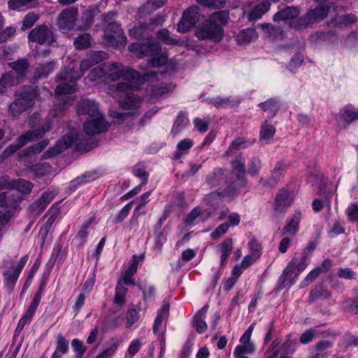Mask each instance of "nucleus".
I'll use <instances>...</instances> for the list:
<instances>
[{
  "label": "nucleus",
  "mask_w": 358,
  "mask_h": 358,
  "mask_svg": "<svg viewBox=\"0 0 358 358\" xmlns=\"http://www.w3.org/2000/svg\"><path fill=\"white\" fill-rule=\"evenodd\" d=\"M81 77L80 73L74 71L71 66H67L56 77L57 81H62L55 88L56 95L69 94L77 90L76 82Z\"/></svg>",
  "instance_id": "nucleus-5"
},
{
  "label": "nucleus",
  "mask_w": 358,
  "mask_h": 358,
  "mask_svg": "<svg viewBox=\"0 0 358 358\" xmlns=\"http://www.w3.org/2000/svg\"><path fill=\"white\" fill-rule=\"evenodd\" d=\"M169 315V303H165L160 309L158 315L155 320L153 325V331L157 334L159 329L162 322L164 320L166 319Z\"/></svg>",
  "instance_id": "nucleus-32"
},
{
  "label": "nucleus",
  "mask_w": 358,
  "mask_h": 358,
  "mask_svg": "<svg viewBox=\"0 0 358 358\" xmlns=\"http://www.w3.org/2000/svg\"><path fill=\"white\" fill-rule=\"evenodd\" d=\"M328 14V9L324 6H319L313 10H310L303 16L296 19L292 24H294V27L301 29L313 24L316 22H320L327 17Z\"/></svg>",
  "instance_id": "nucleus-10"
},
{
  "label": "nucleus",
  "mask_w": 358,
  "mask_h": 358,
  "mask_svg": "<svg viewBox=\"0 0 358 358\" xmlns=\"http://www.w3.org/2000/svg\"><path fill=\"white\" fill-rule=\"evenodd\" d=\"M295 350L294 348V343L292 341H287L285 342L281 348L280 351L282 352L280 358H289L288 357L289 354L293 353Z\"/></svg>",
  "instance_id": "nucleus-53"
},
{
  "label": "nucleus",
  "mask_w": 358,
  "mask_h": 358,
  "mask_svg": "<svg viewBox=\"0 0 358 358\" xmlns=\"http://www.w3.org/2000/svg\"><path fill=\"white\" fill-rule=\"evenodd\" d=\"M255 350V347L253 344H242L238 345L235 350H234V355L237 354H249L253 352Z\"/></svg>",
  "instance_id": "nucleus-62"
},
{
  "label": "nucleus",
  "mask_w": 358,
  "mask_h": 358,
  "mask_svg": "<svg viewBox=\"0 0 358 358\" xmlns=\"http://www.w3.org/2000/svg\"><path fill=\"white\" fill-rule=\"evenodd\" d=\"M104 37L108 45L117 49L124 48L127 43V38L123 30L120 25L116 22L109 23L105 29Z\"/></svg>",
  "instance_id": "nucleus-7"
},
{
  "label": "nucleus",
  "mask_w": 358,
  "mask_h": 358,
  "mask_svg": "<svg viewBox=\"0 0 358 358\" xmlns=\"http://www.w3.org/2000/svg\"><path fill=\"white\" fill-rule=\"evenodd\" d=\"M87 55L94 65L108 58V54L103 51H90Z\"/></svg>",
  "instance_id": "nucleus-50"
},
{
  "label": "nucleus",
  "mask_w": 358,
  "mask_h": 358,
  "mask_svg": "<svg viewBox=\"0 0 358 358\" xmlns=\"http://www.w3.org/2000/svg\"><path fill=\"white\" fill-rule=\"evenodd\" d=\"M161 6L157 0H149L138 10V15L143 17L156 10L157 8Z\"/></svg>",
  "instance_id": "nucleus-37"
},
{
  "label": "nucleus",
  "mask_w": 358,
  "mask_h": 358,
  "mask_svg": "<svg viewBox=\"0 0 358 358\" xmlns=\"http://www.w3.org/2000/svg\"><path fill=\"white\" fill-rule=\"evenodd\" d=\"M294 266L292 264H289V265L284 270L283 273L281 276L282 285L284 286L292 285L293 283V280L295 277H296V274L293 276L294 273Z\"/></svg>",
  "instance_id": "nucleus-41"
},
{
  "label": "nucleus",
  "mask_w": 358,
  "mask_h": 358,
  "mask_svg": "<svg viewBox=\"0 0 358 358\" xmlns=\"http://www.w3.org/2000/svg\"><path fill=\"white\" fill-rule=\"evenodd\" d=\"M108 127V123L101 113L90 117V119H87L83 124V129L87 135H94L105 132Z\"/></svg>",
  "instance_id": "nucleus-14"
},
{
  "label": "nucleus",
  "mask_w": 358,
  "mask_h": 358,
  "mask_svg": "<svg viewBox=\"0 0 358 358\" xmlns=\"http://www.w3.org/2000/svg\"><path fill=\"white\" fill-rule=\"evenodd\" d=\"M29 169L31 170V171L34 173L36 176L38 177H42L50 173L52 170V166L50 164L47 162H43L31 165L29 167Z\"/></svg>",
  "instance_id": "nucleus-35"
},
{
  "label": "nucleus",
  "mask_w": 358,
  "mask_h": 358,
  "mask_svg": "<svg viewBox=\"0 0 358 358\" xmlns=\"http://www.w3.org/2000/svg\"><path fill=\"white\" fill-rule=\"evenodd\" d=\"M262 162L258 157H253L248 164V173L255 176H257L261 169Z\"/></svg>",
  "instance_id": "nucleus-51"
},
{
  "label": "nucleus",
  "mask_w": 358,
  "mask_h": 358,
  "mask_svg": "<svg viewBox=\"0 0 358 358\" xmlns=\"http://www.w3.org/2000/svg\"><path fill=\"white\" fill-rule=\"evenodd\" d=\"M289 194L287 190L285 189H282L277 194L275 203H274V209L276 211H282L286 208L289 206L290 200H289Z\"/></svg>",
  "instance_id": "nucleus-22"
},
{
  "label": "nucleus",
  "mask_w": 358,
  "mask_h": 358,
  "mask_svg": "<svg viewBox=\"0 0 358 358\" xmlns=\"http://www.w3.org/2000/svg\"><path fill=\"white\" fill-rule=\"evenodd\" d=\"M106 77V70L105 69V64L103 67H96L93 69L89 74V77L91 80H95L96 78Z\"/></svg>",
  "instance_id": "nucleus-64"
},
{
  "label": "nucleus",
  "mask_w": 358,
  "mask_h": 358,
  "mask_svg": "<svg viewBox=\"0 0 358 358\" xmlns=\"http://www.w3.org/2000/svg\"><path fill=\"white\" fill-rule=\"evenodd\" d=\"M35 311L36 310H32L31 308L29 306L25 314L20 320L17 328L22 329L24 326L31 320Z\"/></svg>",
  "instance_id": "nucleus-60"
},
{
  "label": "nucleus",
  "mask_w": 358,
  "mask_h": 358,
  "mask_svg": "<svg viewBox=\"0 0 358 358\" xmlns=\"http://www.w3.org/2000/svg\"><path fill=\"white\" fill-rule=\"evenodd\" d=\"M275 133V127L268 120H265L260 129L259 139L261 141H267L273 138Z\"/></svg>",
  "instance_id": "nucleus-34"
},
{
  "label": "nucleus",
  "mask_w": 358,
  "mask_h": 358,
  "mask_svg": "<svg viewBox=\"0 0 358 358\" xmlns=\"http://www.w3.org/2000/svg\"><path fill=\"white\" fill-rule=\"evenodd\" d=\"M16 29L14 27H8L3 31H0V44L6 43L8 39L15 35Z\"/></svg>",
  "instance_id": "nucleus-58"
},
{
  "label": "nucleus",
  "mask_w": 358,
  "mask_h": 358,
  "mask_svg": "<svg viewBox=\"0 0 358 358\" xmlns=\"http://www.w3.org/2000/svg\"><path fill=\"white\" fill-rule=\"evenodd\" d=\"M157 38L166 45H176L179 41L170 36L169 31L167 29H162L157 31Z\"/></svg>",
  "instance_id": "nucleus-43"
},
{
  "label": "nucleus",
  "mask_w": 358,
  "mask_h": 358,
  "mask_svg": "<svg viewBox=\"0 0 358 358\" xmlns=\"http://www.w3.org/2000/svg\"><path fill=\"white\" fill-rule=\"evenodd\" d=\"M188 122L185 114L183 112L180 113L177 117L172 129V133L177 134L182 128L185 127Z\"/></svg>",
  "instance_id": "nucleus-46"
},
{
  "label": "nucleus",
  "mask_w": 358,
  "mask_h": 358,
  "mask_svg": "<svg viewBox=\"0 0 358 358\" xmlns=\"http://www.w3.org/2000/svg\"><path fill=\"white\" fill-rule=\"evenodd\" d=\"M51 129L52 122L50 120H47L39 128L36 129H34L29 130L20 136L17 139V142L22 148L29 142L43 137L45 134L50 131Z\"/></svg>",
  "instance_id": "nucleus-13"
},
{
  "label": "nucleus",
  "mask_w": 358,
  "mask_h": 358,
  "mask_svg": "<svg viewBox=\"0 0 358 358\" xmlns=\"http://www.w3.org/2000/svg\"><path fill=\"white\" fill-rule=\"evenodd\" d=\"M247 146H248V142L246 141H245L243 138H237L231 143L229 148V150L227 151L226 155H229L230 152L232 150H234V149L238 150L240 148H246Z\"/></svg>",
  "instance_id": "nucleus-57"
},
{
  "label": "nucleus",
  "mask_w": 358,
  "mask_h": 358,
  "mask_svg": "<svg viewBox=\"0 0 358 358\" xmlns=\"http://www.w3.org/2000/svg\"><path fill=\"white\" fill-rule=\"evenodd\" d=\"M229 194L227 192L224 190L217 189L216 191L212 192L210 194L205 195L204 201L207 204H214L217 203L219 200L222 198L228 196Z\"/></svg>",
  "instance_id": "nucleus-39"
},
{
  "label": "nucleus",
  "mask_w": 358,
  "mask_h": 358,
  "mask_svg": "<svg viewBox=\"0 0 358 358\" xmlns=\"http://www.w3.org/2000/svg\"><path fill=\"white\" fill-rule=\"evenodd\" d=\"M70 103L67 101V100L64 99H59L57 102L53 106L54 116H58L60 113L66 110Z\"/></svg>",
  "instance_id": "nucleus-56"
},
{
  "label": "nucleus",
  "mask_w": 358,
  "mask_h": 358,
  "mask_svg": "<svg viewBox=\"0 0 358 358\" xmlns=\"http://www.w3.org/2000/svg\"><path fill=\"white\" fill-rule=\"evenodd\" d=\"M106 70V81L112 82L121 78L127 81H135L138 79V73L133 69L125 70L120 63L105 64Z\"/></svg>",
  "instance_id": "nucleus-6"
},
{
  "label": "nucleus",
  "mask_w": 358,
  "mask_h": 358,
  "mask_svg": "<svg viewBox=\"0 0 358 358\" xmlns=\"http://www.w3.org/2000/svg\"><path fill=\"white\" fill-rule=\"evenodd\" d=\"M78 9L71 6L64 9L57 17V25L61 29L71 30L78 20Z\"/></svg>",
  "instance_id": "nucleus-12"
},
{
  "label": "nucleus",
  "mask_w": 358,
  "mask_h": 358,
  "mask_svg": "<svg viewBox=\"0 0 358 358\" xmlns=\"http://www.w3.org/2000/svg\"><path fill=\"white\" fill-rule=\"evenodd\" d=\"M7 186L10 189H17L24 194L30 192L33 187L31 182L23 179L12 180L7 184Z\"/></svg>",
  "instance_id": "nucleus-29"
},
{
  "label": "nucleus",
  "mask_w": 358,
  "mask_h": 358,
  "mask_svg": "<svg viewBox=\"0 0 358 358\" xmlns=\"http://www.w3.org/2000/svg\"><path fill=\"white\" fill-rule=\"evenodd\" d=\"M258 34L255 29L248 28L241 30L236 35V41L239 45H246L257 39Z\"/></svg>",
  "instance_id": "nucleus-26"
},
{
  "label": "nucleus",
  "mask_w": 358,
  "mask_h": 358,
  "mask_svg": "<svg viewBox=\"0 0 358 358\" xmlns=\"http://www.w3.org/2000/svg\"><path fill=\"white\" fill-rule=\"evenodd\" d=\"M39 95L38 90L30 85H24L15 92V99L9 105L8 113L14 117H18L22 113L34 105L35 99Z\"/></svg>",
  "instance_id": "nucleus-3"
},
{
  "label": "nucleus",
  "mask_w": 358,
  "mask_h": 358,
  "mask_svg": "<svg viewBox=\"0 0 358 358\" xmlns=\"http://www.w3.org/2000/svg\"><path fill=\"white\" fill-rule=\"evenodd\" d=\"M221 251V264L223 265L231 254L233 249V243L231 238H227L222 242L220 245Z\"/></svg>",
  "instance_id": "nucleus-40"
},
{
  "label": "nucleus",
  "mask_w": 358,
  "mask_h": 358,
  "mask_svg": "<svg viewBox=\"0 0 358 358\" xmlns=\"http://www.w3.org/2000/svg\"><path fill=\"white\" fill-rule=\"evenodd\" d=\"M138 313L135 309L129 308L127 314V327H131V325L138 320Z\"/></svg>",
  "instance_id": "nucleus-63"
},
{
  "label": "nucleus",
  "mask_w": 358,
  "mask_h": 358,
  "mask_svg": "<svg viewBox=\"0 0 358 358\" xmlns=\"http://www.w3.org/2000/svg\"><path fill=\"white\" fill-rule=\"evenodd\" d=\"M38 0H9L8 2V8L11 10L19 9L22 6H34Z\"/></svg>",
  "instance_id": "nucleus-45"
},
{
  "label": "nucleus",
  "mask_w": 358,
  "mask_h": 358,
  "mask_svg": "<svg viewBox=\"0 0 358 358\" xmlns=\"http://www.w3.org/2000/svg\"><path fill=\"white\" fill-rule=\"evenodd\" d=\"M331 296V293L325 289L322 285H317L310 292L309 301L314 302L319 299H329Z\"/></svg>",
  "instance_id": "nucleus-28"
},
{
  "label": "nucleus",
  "mask_w": 358,
  "mask_h": 358,
  "mask_svg": "<svg viewBox=\"0 0 358 358\" xmlns=\"http://www.w3.org/2000/svg\"><path fill=\"white\" fill-rule=\"evenodd\" d=\"M248 10L246 16L249 22H256L262 17L271 8V3L269 1H263L257 4L248 3Z\"/></svg>",
  "instance_id": "nucleus-15"
},
{
  "label": "nucleus",
  "mask_w": 358,
  "mask_h": 358,
  "mask_svg": "<svg viewBox=\"0 0 358 358\" xmlns=\"http://www.w3.org/2000/svg\"><path fill=\"white\" fill-rule=\"evenodd\" d=\"M73 44L77 50H85L91 45V36L88 33L80 34L74 39Z\"/></svg>",
  "instance_id": "nucleus-33"
},
{
  "label": "nucleus",
  "mask_w": 358,
  "mask_h": 358,
  "mask_svg": "<svg viewBox=\"0 0 358 358\" xmlns=\"http://www.w3.org/2000/svg\"><path fill=\"white\" fill-rule=\"evenodd\" d=\"M133 85L128 82H122L109 87V93L118 100L124 109H134L138 107L141 98L133 93Z\"/></svg>",
  "instance_id": "nucleus-4"
},
{
  "label": "nucleus",
  "mask_w": 358,
  "mask_h": 358,
  "mask_svg": "<svg viewBox=\"0 0 358 358\" xmlns=\"http://www.w3.org/2000/svg\"><path fill=\"white\" fill-rule=\"evenodd\" d=\"M48 140H43L38 143L27 148L22 150V154L24 156H29L32 154L39 153L48 145Z\"/></svg>",
  "instance_id": "nucleus-38"
},
{
  "label": "nucleus",
  "mask_w": 358,
  "mask_h": 358,
  "mask_svg": "<svg viewBox=\"0 0 358 358\" xmlns=\"http://www.w3.org/2000/svg\"><path fill=\"white\" fill-rule=\"evenodd\" d=\"M19 84L13 71L3 73L0 78V94L7 92L8 88Z\"/></svg>",
  "instance_id": "nucleus-23"
},
{
  "label": "nucleus",
  "mask_w": 358,
  "mask_h": 358,
  "mask_svg": "<svg viewBox=\"0 0 358 358\" xmlns=\"http://www.w3.org/2000/svg\"><path fill=\"white\" fill-rule=\"evenodd\" d=\"M223 180H225L224 171L221 169H215L206 177L205 184L209 188H212L220 185Z\"/></svg>",
  "instance_id": "nucleus-25"
},
{
  "label": "nucleus",
  "mask_w": 358,
  "mask_h": 358,
  "mask_svg": "<svg viewBox=\"0 0 358 358\" xmlns=\"http://www.w3.org/2000/svg\"><path fill=\"white\" fill-rule=\"evenodd\" d=\"M78 138V132L76 129H71L68 132L52 147L45 151L43 159H48L54 157L69 148Z\"/></svg>",
  "instance_id": "nucleus-8"
},
{
  "label": "nucleus",
  "mask_w": 358,
  "mask_h": 358,
  "mask_svg": "<svg viewBox=\"0 0 358 358\" xmlns=\"http://www.w3.org/2000/svg\"><path fill=\"white\" fill-rule=\"evenodd\" d=\"M196 2L205 7L220 9L224 7L226 0H196Z\"/></svg>",
  "instance_id": "nucleus-47"
},
{
  "label": "nucleus",
  "mask_w": 358,
  "mask_h": 358,
  "mask_svg": "<svg viewBox=\"0 0 358 358\" xmlns=\"http://www.w3.org/2000/svg\"><path fill=\"white\" fill-rule=\"evenodd\" d=\"M301 219V213L296 211L290 221L280 231L281 236H295L299 230V224Z\"/></svg>",
  "instance_id": "nucleus-20"
},
{
  "label": "nucleus",
  "mask_w": 358,
  "mask_h": 358,
  "mask_svg": "<svg viewBox=\"0 0 358 358\" xmlns=\"http://www.w3.org/2000/svg\"><path fill=\"white\" fill-rule=\"evenodd\" d=\"M129 50L136 53L137 57L140 59L148 56H156L148 61V66L150 67H160L168 62L166 55L160 54L161 45L152 37L147 38L145 42L131 43L129 46Z\"/></svg>",
  "instance_id": "nucleus-2"
},
{
  "label": "nucleus",
  "mask_w": 358,
  "mask_h": 358,
  "mask_svg": "<svg viewBox=\"0 0 358 358\" xmlns=\"http://www.w3.org/2000/svg\"><path fill=\"white\" fill-rule=\"evenodd\" d=\"M69 350V342L64 338V337L58 334L57 337V348L56 350L59 352L61 354H65Z\"/></svg>",
  "instance_id": "nucleus-55"
},
{
  "label": "nucleus",
  "mask_w": 358,
  "mask_h": 358,
  "mask_svg": "<svg viewBox=\"0 0 358 358\" xmlns=\"http://www.w3.org/2000/svg\"><path fill=\"white\" fill-rule=\"evenodd\" d=\"M199 8L196 6H192L186 9L178 23L177 30L180 33H185L194 27L200 20Z\"/></svg>",
  "instance_id": "nucleus-9"
},
{
  "label": "nucleus",
  "mask_w": 358,
  "mask_h": 358,
  "mask_svg": "<svg viewBox=\"0 0 358 358\" xmlns=\"http://www.w3.org/2000/svg\"><path fill=\"white\" fill-rule=\"evenodd\" d=\"M284 169L285 164L281 162L277 163L275 168L273 169V171H272L271 176L270 178L272 185H275L278 182L279 178L282 175Z\"/></svg>",
  "instance_id": "nucleus-52"
},
{
  "label": "nucleus",
  "mask_w": 358,
  "mask_h": 358,
  "mask_svg": "<svg viewBox=\"0 0 358 358\" xmlns=\"http://www.w3.org/2000/svg\"><path fill=\"white\" fill-rule=\"evenodd\" d=\"M259 106L262 110L271 113V117H273L279 110V102L275 99L271 98L265 102L260 103Z\"/></svg>",
  "instance_id": "nucleus-36"
},
{
  "label": "nucleus",
  "mask_w": 358,
  "mask_h": 358,
  "mask_svg": "<svg viewBox=\"0 0 358 358\" xmlns=\"http://www.w3.org/2000/svg\"><path fill=\"white\" fill-rule=\"evenodd\" d=\"M39 19V15L33 12L27 14L22 21V30L27 29L31 27L35 22Z\"/></svg>",
  "instance_id": "nucleus-49"
},
{
  "label": "nucleus",
  "mask_w": 358,
  "mask_h": 358,
  "mask_svg": "<svg viewBox=\"0 0 358 358\" xmlns=\"http://www.w3.org/2000/svg\"><path fill=\"white\" fill-rule=\"evenodd\" d=\"M8 66L15 74L17 81L20 83L23 82L29 73L30 67L29 62L26 58H21L16 61L9 62Z\"/></svg>",
  "instance_id": "nucleus-16"
},
{
  "label": "nucleus",
  "mask_w": 358,
  "mask_h": 358,
  "mask_svg": "<svg viewBox=\"0 0 358 358\" xmlns=\"http://www.w3.org/2000/svg\"><path fill=\"white\" fill-rule=\"evenodd\" d=\"M173 86L165 83H161L153 86L150 90V96L152 99H158L163 95L173 90Z\"/></svg>",
  "instance_id": "nucleus-31"
},
{
  "label": "nucleus",
  "mask_w": 358,
  "mask_h": 358,
  "mask_svg": "<svg viewBox=\"0 0 358 358\" xmlns=\"http://www.w3.org/2000/svg\"><path fill=\"white\" fill-rule=\"evenodd\" d=\"M28 39L29 41L36 42L39 44H50L55 41L51 29L45 24L38 25L30 31Z\"/></svg>",
  "instance_id": "nucleus-11"
},
{
  "label": "nucleus",
  "mask_w": 358,
  "mask_h": 358,
  "mask_svg": "<svg viewBox=\"0 0 358 358\" xmlns=\"http://www.w3.org/2000/svg\"><path fill=\"white\" fill-rule=\"evenodd\" d=\"M154 31V27H152L148 24L147 22L139 24L138 26L134 27L131 29L129 31L130 37H133L137 39L140 38H148L152 37V34Z\"/></svg>",
  "instance_id": "nucleus-19"
},
{
  "label": "nucleus",
  "mask_w": 358,
  "mask_h": 358,
  "mask_svg": "<svg viewBox=\"0 0 358 358\" xmlns=\"http://www.w3.org/2000/svg\"><path fill=\"white\" fill-rule=\"evenodd\" d=\"M208 308L207 305L204 306L196 313L193 319V324L195 326L196 331L199 334L205 332L207 329V324L203 320V317L205 316Z\"/></svg>",
  "instance_id": "nucleus-27"
},
{
  "label": "nucleus",
  "mask_w": 358,
  "mask_h": 358,
  "mask_svg": "<svg viewBox=\"0 0 358 358\" xmlns=\"http://www.w3.org/2000/svg\"><path fill=\"white\" fill-rule=\"evenodd\" d=\"M340 117L348 125L358 118V110L345 109L343 113H341Z\"/></svg>",
  "instance_id": "nucleus-48"
},
{
  "label": "nucleus",
  "mask_w": 358,
  "mask_h": 358,
  "mask_svg": "<svg viewBox=\"0 0 358 358\" xmlns=\"http://www.w3.org/2000/svg\"><path fill=\"white\" fill-rule=\"evenodd\" d=\"M258 26L262 29L264 35L271 38H282L283 30L279 26H275L270 23L259 24Z\"/></svg>",
  "instance_id": "nucleus-24"
},
{
  "label": "nucleus",
  "mask_w": 358,
  "mask_h": 358,
  "mask_svg": "<svg viewBox=\"0 0 358 358\" xmlns=\"http://www.w3.org/2000/svg\"><path fill=\"white\" fill-rule=\"evenodd\" d=\"M59 208L57 207V205H54L45 215L46 216H48V218L46 220L45 225L43 227H41L39 232L40 235L42 236L43 238H45V237L48 234L53 222L56 220L57 217L59 215Z\"/></svg>",
  "instance_id": "nucleus-21"
},
{
  "label": "nucleus",
  "mask_w": 358,
  "mask_h": 358,
  "mask_svg": "<svg viewBox=\"0 0 358 358\" xmlns=\"http://www.w3.org/2000/svg\"><path fill=\"white\" fill-rule=\"evenodd\" d=\"M55 62H50L45 64H39L36 68V73L38 78L47 77L54 70Z\"/></svg>",
  "instance_id": "nucleus-44"
},
{
  "label": "nucleus",
  "mask_w": 358,
  "mask_h": 358,
  "mask_svg": "<svg viewBox=\"0 0 358 358\" xmlns=\"http://www.w3.org/2000/svg\"><path fill=\"white\" fill-rule=\"evenodd\" d=\"M72 347L76 352L77 358H82L83 355L86 351V348L84 346L83 342L78 339H73L71 342Z\"/></svg>",
  "instance_id": "nucleus-59"
},
{
  "label": "nucleus",
  "mask_w": 358,
  "mask_h": 358,
  "mask_svg": "<svg viewBox=\"0 0 358 358\" xmlns=\"http://www.w3.org/2000/svg\"><path fill=\"white\" fill-rule=\"evenodd\" d=\"M229 20V13L227 10H220L211 14L208 20L196 27L195 36L199 40L209 39L215 43H219L223 38L224 29Z\"/></svg>",
  "instance_id": "nucleus-1"
},
{
  "label": "nucleus",
  "mask_w": 358,
  "mask_h": 358,
  "mask_svg": "<svg viewBox=\"0 0 358 358\" xmlns=\"http://www.w3.org/2000/svg\"><path fill=\"white\" fill-rule=\"evenodd\" d=\"M82 24L80 26V29H87L94 22V12L87 9L82 13L81 15Z\"/></svg>",
  "instance_id": "nucleus-42"
},
{
  "label": "nucleus",
  "mask_w": 358,
  "mask_h": 358,
  "mask_svg": "<svg viewBox=\"0 0 358 358\" xmlns=\"http://www.w3.org/2000/svg\"><path fill=\"white\" fill-rule=\"evenodd\" d=\"M77 113L79 115H87V119H90L100 114L97 104L89 99H83L77 104Z\"/></svg>",
  "instance_id": "nucleus-17"
},
{
  "label": "nucleus",
  "mask_w": 358,
  "mask_h": 358,
  "mask_svg": "<svg viewBox=\"0 0 358 358\" xmlns=\"http://www.w3.org/2000/svg\"><path fill=\"white\" fill-rule=\"evenodd\" d=\"M27 256H24L21 260L20 261V262L18 263V265L17 266V268H15V270L14 271V274L13 275H10L8 278V280H10V282H14L15 280H16V279L17 278L20 273L21 272L22 268L24 266L26 262H27Z\"/></svg>",
  "instance_id": "nucleus-61"
},
{
  "label": "nucleus",
  "mask_w": 358,
  "mask_h": 358,
  "mask_svg": "<svg viewBox=\"0 0 358 358\" xmlns=\"http://www.w3.org/2000/svg\"><path fill=\"white\" fill-rule=\"evenodd\" d=\"M299 15V10H298L297 8L293 6H287L276 13L273 15V20L274 22H278L280 20L286 21L288 20H292V21L290 22V26L294 27V24L292 23L299 18L297 17Z\"/></svg>",
  "instance_id": "nucleus-18"
},
{
  "label": "nucleus",
  "mask_w": 358,
  "mask_h": 358,
  "mask_svg": "<svg viewBox=\"0 0 358 358\" xmlns=\"http://www.w3.org/2000/svg\"><path fill=\"white\" fill-rule=\"evenodd\" d=\"M248 246L250 250V255L253 256V257L259 259L262 251L261 244L256 239L253 238L248 243Z\"/></svg>",
  "instance_id": "nucleus-54"
},
{
  "label": "nucleus",
  "mask_w": 358,
  "mask_h": 358,
  "mask_svg": "<svg viewBox=\"0 0 358 358\" xmlns=\"http://www.w3.org/2000/svg\"><path fill=\"white\" fill-rule=\"evenodd\" d=\"M232 172L238 180H243L245 175V160L242 157L234 159L231 162Z\"/></svg>",
  "instance_id": "nucleus-30"
}]
</instances>
